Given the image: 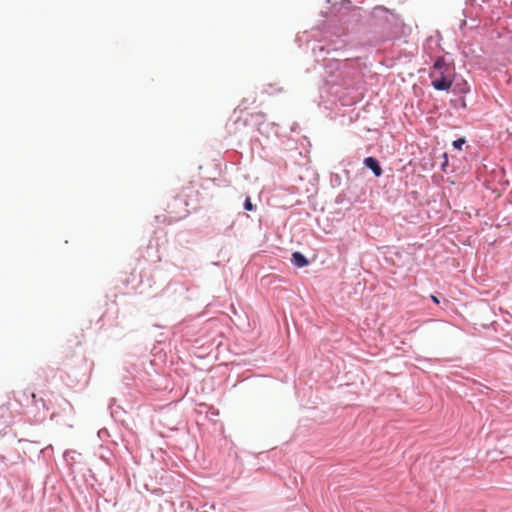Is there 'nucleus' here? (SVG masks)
I'll return each instance as SVG.
<instances>
[{
  "label": "nucleus",
  "mask_w": 512,
  "mask_h": 512,
  "mask_svg": "<svg viewBox=\"0 0 512 512\" xmlns=\"http://www.w3.org/2000/svg\"><path fill=\"white\" fill-rule=\"evenodd\" d=\"M430 78L436 90H448L453 83L452 68L443 58H438L431 69Z\"/></svg>",
  "instance_id": "obj_1"
},
{
  "label": "nucleus",
  "mask_w": 512,
  "mask_h": 512,
  "mask_svg": "<svg viewBox=\"0 0 512 512\" xmlns=\"http://www.w3.org/2000/svg\"><path fill=\"white\" fill-rule=\"evenodd\" d=\"M464 143H465V140L463 138L457 139V140L453 141V146L456 149H461Z\"/></svg>",
  "instance_id": "obj_4"
},
{
  "label": "nucleus",
  "mask_w": 512,
  "mask_h": 512,
  "mask_svg": "<svg viewBox=\"0 0 512 512\" xmlns=\"http://www.w3.org/2000/svg\"><path fill=\"white\" fill-rule=\"evenodd\" d=\"M431 299H432V301H433L434 303H436V304H438V303H439V300H438V298H437L436 296L432 295V296H431Z\"/></svg>",
  "instance_id": "obj_6"
},
{
  "label": "nucleus",
  "mask_w": 512,
  "mask_h": 512,
  "mask_svg": "<svg viewBox=\"0 0 512 512\" xmlns=\"http://www.w3.org/2000/svg\"><path fill=\"white\" fill-rule=\"evenodd\" d=\"M292 263L297 267H304L308 265V260L300 252H294L292 254Z\"/></svg>",
  "instance_id": "obj_3"
},
{
  "label": "nucleus",
  "mask_w": 512,
  "mask_h": 512,
  "mask_svg": "<svg viewBox=\"0 0 512 512\" xmlns=\"http://www.w3.org/2000/svg\"><path fill=\"white\" fill-rule=\"evenodd\" d=\"M244 208H245L246 210H248V211H251V210H253V208H254V207H253V204H252V202H251V200H250V198H249V197H247V198H246V200H245Z\"/></svg>",
  "instance_id": "obj_5"
},
{
  "label": "nucleus",
  "mask_w": 512,
  "mask_h": 512,
  "mask_svg": "<svg viewBox=\"0 0 512 512\" xmlns=\"http://www.w3.org/2000/svg\"><path fill=\"white\" fill-rule=\"evenodd\" d=\"M364 165L371 169L376 177L382 175V168L380 167L378 161L373 157H366L364 159Z\"/></svg>",
  "instance_id": "obj_2"
}]
</instances>
